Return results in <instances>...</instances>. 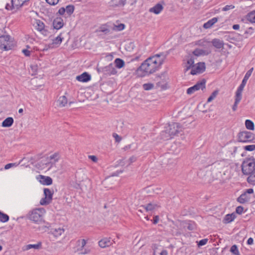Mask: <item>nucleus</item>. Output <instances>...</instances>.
<instances>
[{"label": "nucleus", "instance_id": "1", "mask_svg": "<svg viewBox=\"0 0 255 255\" xmlns=\"http://www.w3.org/2000/svg\"><path fill=\"white\" fill-rule=\"evenodd\" d=\"M182 128L179 124L172 123L169 124L168 127L165 128V129L161 132V138L164 140L170 139L173 136L182 131Z\"/></svg>", "mask_w": 255, "mask_h": 255}, {"label": "nucleus", "instance_id": "2", "mask_svg": "<svg viewBox=\"0 0 255 255\" xmlns=\"http://www.w3.org/2000/svg\"><path fill=\"white\" fill-rule=\"evenodd\" d=\"M242 172L244 175H249L255 171V158L253 156L246 158L241 165Z\"/></svg>", "mask_w": 255, "mask_h": 255}, {"label": "nucleus", "instance_id": "3", "mask_svg": "<svg viewBox=\"0 0 255 255\" xmlns=\"http://www.w3.org/2000/svg\"><path fill=\"white\" fill-rule=\"evenodd\" d=\"M167 52L166 53L162 52L157 54L148 58L146 60V62L152 63L154 64V66L156 67V69L158 70L163 64L167 57Z\"/></svg>", "mask_w": 255, "mask_h": 255}, {"label": "nucleus", "instance_id": "4", "mask_svg": "<svg viewBox=\"0 0 255 255\" xmlns=\"http://www.w3.org/2000/svg\"><path fill=\"white\" fill-rule=\"evenodd\" d=\"M157 70L156 67L154 66V64L151 62H146V60L141 64V65L137 69V72L142 71L143 73L140 76H144L155 72Z\"/></svg>", "mask_w": 255, "mask_h": 255}, {"label": "nucleus", "instance_id": "5", "mask_svg": "<svg viewBox=\"0 0 255 255\" xmlns=\"http://www.w3.org/2000/svg\"><path fill=\"white\" fill-rule=\"evenodd\" d=\"M45 213L43 208H37L30 212L29 218L30 220L35 223H40L42 221V217Z\"/></svg>", "mask_w": 255, "mask_h": 255}, {"label": "nucleus", "instance_id": "6", "mask_svg": "<svg viewBox=\"0 0 255 255\" xmlns=\"http://www.w3.org/2000/svg\"><path fill=\"white\" fill-rule=\"evenodd\" d=\"M238 139L239 142H249L255 139V134L248 131H242L239 132Z\"/></svg>", "mask_w": 255, "mask_h": 255}, {"label": "nucleus", "instance_id": "7", "mask_svg": "<svg viewBox=\"0 0 255 255\" xmlns=\"http://www.w3.org/2000/svg\"><path fill=\"white\" fill-rule=\"evenodd\" d=\"M206 80L205 79H202L201 81H198L193 86L189 88L187 90V94L191 95L194 93L195 91L201 90L203 91L206 88Z\"/></svg>", "mask_w": 255, "mask_h": 255}, {"label": "nucleus", "instance_id": "8", "mask_svg": "<svg viewBox=\"0 0 255 255\" xmlns=\"http://www.w3.org/2000/svg\"><path fill=\"white\" fill-rule=\"evenodd\" d=\"M33 25L44 36H47L49 34L48 27L46 26L43 22L40 19H36Z\"/></svg>", "mask_w": 255, "mask_h": 255}, {"label": "nucleus", "instance_id": "9", "mask_svg": "<svg viewBox=\"0 0 255 255\" xmlns=\"http://www.w3.org/2000/svg\"><path fill=\"white\" fill-rule=\"evenodd\" d=\"M44 194L45 197L41 199L40 204L41 205H48L51 202L52 200L53 192L48 188H44Z\"/></svg>", "mask_w": 255, "mask_h": 255}, {"label": "nucleus", "instance_id": "10", "mask_svg": "<svg viewBox=\"0 0 255 255\" xmlns=\"http://www.w3.org/2000/svg\"><path fill=\"white\" fill-rule=\"evenodd\" d=\"M74 9V6L72 4H69L67 5L65 8L64 7L60 8L58 13L61 15L65 14V16H70L73 13Z\"/></svg>", "mask_w": 255, "mask_h": 255}, {"label": "nucleus", "instance_id": "11", "mask_svg": "<svg viewBox=\"0 0 255 255\" xmlns=\"http://www.w3.org/2000/svg\"><path fill=\"white\" fill-rule=\"evenodd\" d=\"M10 36L8 35H2L0 36V48L7 51L10 49L9 46H7V42L9 41Z\"/></svg>", "mask_w": 255, "mask_h": 255}, {"label": "nucleus", "instance_id": "12", "mask_svg": "<svg viewBox=\"0 0 255 255\" xmlns=\"http://www.w3.org/2000/svg\"><path fill=\"white\" fill-rule=\"evenodd\" d=\"M254 68H252L251 69H250L249 71H247V72L246 73L245 76L244 77V79H243L242 81V83L238 87L237 92L242 94V91L247 83V82L248 80L249 79V77L251 76L252 72L253 71Z\"/></svg>", "mask_w": 255, "mask_h": 255}, {"label": "nucleus", "instance_id": "13", "mask_svg": "<svg viewBox=\"0 0 255 255\" xmlns=\"http://www.w3.org/2000/svg\"><path fill=\"white\" fill-rule=\"evenodd\" d=\"M117 73V71L112 63L104 67V75L106 76L116 75Z\"/></svg>", "mask_w": 255, "mask_h": 255}, {"label": "nucleus", "instance_id": "14", "mask_svg": "<svg viewBox=\"0 0 255 255\" xmlns=\"http://www.w3.org/2000/svg\"><path fill=\"white\" fill-rule=\"evenodd\" d=\"M206 66L204 62H199L197 66L195 68H192L190 74L191 75H196L197 73H202L205 71Z\"/></svg>", "mask_w": 255, "mask_h": 255}, {"label": "nucleus", "instance_id": "15", "mask_svg": "<svg viewBox=\"0 0 255 255\" xmlns=\"http://www.w3.org/2000/svg\"><path fill=\"white\" fill-rule=\"evenodd\" d=\"M251 198V196L244 192L237 198V201L240 204H244L250 202Z\"/></svg>", "mask_w": 255, "mask_h": 255}, {"label": "nucleus", "instance_id": "16", "mask_svg": "<svg viewBox=\"0 0 255 255\" xmlns=\"http://www.w3.org/2000/svg\"><path fill=\"white\" fill-rule=\"evenodd\" d=\"M115 243L114 240H111V238H105L99 242V245L101 248H105L110 247Z\"/></svg>", "mask_w": 255, "mask_h": 255}, {"label": "nucleus", "instance_id": "17", "mask_svg": "<svg viewBox=\"0 0 255 255\" xmlns=\"http://www.w3.org/2000/svg\"><path fill=\"white\" fill-rule=\"evenodd\" d=\"M91 79V75L86 72L76 77V80L82 82H87L90 81Z\"/></svg>", "mask_w": 255, "mask_h": 255}, {"label": "nucleus", "instance_id": "18", "mask_svg": "<svg viewBox=\"0 0 255 255\" xmlns=\"http://www.w3.org/2000/svg\"><path fill=\"white\" fill-rule=\"evenodd\" d=\"M39 182L43 185H50L52 183V179L50 177L39 175Z\"/></svg>", "mask_w": 255, "mask_h": 255}, {"label": "nucleus", "instance_id": "19", "mask_svg": "<svg viewBox=\"0 0 255 255\" xmlns=\"http://www.w3.org/2000/svg\"><path fill=\"white\" fill-rule=\"evenodd\" d=\"M63 19L60 17H56L53 21V26L54 28L57 30L63 27Z\"/></svg>", "mask_w": 255, "mask_h": 255}, {"label": "nucleus", "instance_id": "20", "mask_svg": "<svg viewBox=\"0 0 255 255\" xmlns=\"http://www.w3.org/2000/svg\"><path fill=\"white\" fill-rule=\"evenodd\" d=\"M61 34L53 40L52 43L48 44L49 48L57 47L61 43L63 38L61 37Z\"/></svg>", "mask_w": 255, "mask_h": 255}, {"label": "nucleus", "instance_id": "21", "mask_svg": "<svg viewBox=\"0 0 255 255\" xmlns=\"http://www.w3.org/2000/svg\"><path fill=\"white\" fill-rule=\"evenodd\" d=\"M126 0H110L108 2L110 6L116 7L124 6L126 3Z\"/></svg>", "mask_w": 255, "mask_h": 255}, {"label": "nucleus", "instance_id": "22", "mask_svg": "<svg viewBox=\"0 0 255 255\" xmlns=\"http://www.w3.org/2000/svg\"><path fill=\"white\" fill-rule=\"evenodd\" d=\"M163 9V6L160 3H158L155 4L153 7L150 8L149 12H153L156 14H159Z\"/></svg>", "mask_w": 255, "mask_h": 255}, {"label": "nucleus", "instance_id": "23", "mask_svg": "<svg viewBox=\"0 0 255 255\" xmlns=\"http://www.w3.org/2000/svg\"><path fill=\"white\" fill-rule=\"evenodd\" d=\"M211 43L212 45L217 49L223 48L224 45L223 41L218 38L213 39Z\"/></svg>", "mask_w": 255, "mask_h": 255}, {"label": "nucleus", "instance_id": "24", "mask_svg": "<svg viewBox=\"0 0 255 255\" xmlns=\"http://www.w3.org/2000/svg\"><path fill=\"white\" fill-rule=\"evenodd\" d=\"M218 17L212 18L204 24L203 27L205 29H208L210 28L212 25H213L216 22L218 21Z\"/></svg>", "mask_w": 255, "mask_h": 255}, {"label": "nucleus", "instance_id": "25", "mask_svg": "<svg viewBox=\"0 0 255 255\" xmlns=\"http://www.w3.org/2000/svg\"><path fill=\"white\" fill-rule=\"evenodd\" d=\"M13 122L12 118L8 117L2 122L1 126L2 127L9 128L12 125Z\"/></svg>", "mask_w": 255, "mask_h": 255}, {"label": "nucleus", "instance_id": "26", "mask_svg": "<svg viewBox=\"0 0 255 255\" xmlns=\"http://www.w3.org/2000/svg\"><path fill=\"white\" fill-rule=\"evenodd\" d=\"M242 99V94L236 92L235 101L233 106L232 109L234 111H236L237 105Z\"/></svg>", "mask_w": 255, "mask_h": 255}, {"label": "nucleus", "instance_id": "27", "mask_svg": "<svg viewBox=\"0 0 255 255\" xmlns=\"http://www.w3.org/2000/svg\"><path fill=\"white\" fill-rule=\"evenodd\" d=\"M42 244L41 242H38L37 244L32 245V244H29L26 246H25L23 247V250L24 251H27L28 250H30L32 248H33L34 249L38 250L41 248Z\"/></svg>", "mask_w": 255, "mask_h": 255}, {"label": "nucleus", "instance_id": "28", "mask_svg": "<svg viewBox=\"0 0 255 255\" xmlns=\"http://www.w3.org/2000/svg\"><path fill=\"white\" fill-rule=\"evenodd\" d=\"M236 218L235 213L226 215L224 219L225 223H229L232 222Z\"/></svg>", "mask_w": 255, "mask_h": 255}, {"label": "nucleus", "instance_id": "29", "mask_svg": "<svg viewBox=\"0 0 255 255\" xmlns=\"http://www.w3.org/2000/svg\"><path fill=\"white\" fill-rule=\"evenodd\" d=\"M185 224L184 227L186 228L189 231H193L196 228V224L193 221H188L185 222Z\"/></svg>", "mask_w": 255, "mask_h": 255}, {"label": "nucleus", "instance_id": "30", "mask_svg": "<svg viewBox=\"0 0 255 255\" xmlns=\"http://www.w3.org/2000/svg\"><path fill=\"white\" fill-rule=\"evenodd\" d=\"M64 232V230L63 228H55V229H51L50 232L53 234L55 237H57L60 236Z\"/></svg>", "mask_w": 255, "mask_h": 255}, {"label": "nucleus", "instance_id": "31", "mask_svg": "<svg viewBox=\"0 0 255 255\" xmlns=\"http://www.w3.org/2000/svg\"><path fill=\"white\" fill-rule=\"evenodd\" d=\"M114 63L115 64L116 67L118 69L123 68L125 65V61L123 59L119 58H117L115 60Z\"/></svg>", "mask_w": 255, "mask_h": 255}, {"label": "nucleus", "instance_id": "32", "mask_svg": "<svg viewBox=\"0 0 255 255\" xmlns=\"http://www.w3.org/2000/svg\"><path fill=\"white\" fill-rule=\"evenodd\" d=\"M248 175L249 176L247 179V182L252 185H255V171Z\"/></svg>", "mask_w": 255, "mask_h": 255}, {"label": "nucleus", "instance_id": "33", "mask_svg": "<svg viewBox=\"0 0 255 255\" xmlns=\"http://www.w3.org/2000/svg\"><path fill=\"white\" fill-rule=\"evenodd\" d=\"M57 102L60 107H63L67 104L68 101L66 96H63L59 97Z\"/></svg>", "mask_w": 255, "mask_h": 255}, {"label": "nucleus", "instance_id": "34", "mask_svg": "<svg viewBox=\"0 0 255 255\" xmlns=\"http://www.w3.org/2000/svg\"><path fill=\"white\" fill-rule=\"evenodd\" d=\"M247 19L252 23H255V10L248 13L246 15Z\"/></svg>", "mask_w": 255, "mask_h": 255}, {"label": "nucleus", "instance_id": "35", "mask_svg": "<svg viewBox=\"0 0 255 255\" xmlns=\"http://www.w3.org/2000/svg\"><path fill=\"white\" fill-rule=\"evenodd\" d=\"M246 128L249 130H253L255 129V125L253 121L250 120H246L245 121Z\"/></svg>", "mask_w": 255, "mask_h": 255}, {"label": "nucleus", "instance_id": "36", "mask_svg": "<svg viewBox=\"0 0 255 255\" xmlns=\"http://www.w3.org/2000/svg\"><path fill=\"white\" fill-rule=\"evenodd\" d=\"M97 31L102 32L105 34H107L110 32V30L108 28V26L106 24H104L101 26L99 29L97 30Z\"/></svg>", "mask_w": 255, "mask_h": 255}, {"label": "nucleus", "instance_id": "37", "mask_svg": "<svg viewBox=\"0 0 255 255\" xmlns=\"http://www.w3.org/2000/svg\"><path fill=\"white\" fill-rule=\"evenodd\" d=\"M141 207L145 209L147 211H148L154 210L157 207V205L150 203L147 205H142Z\"/></svg>", "mask_w": 255, "mask_h": 255}, {"label": "nucleus", "instance_id": "38", "mask_svg": "<svg viewBox=\"0 0 255 255\" xmlns=\"http://www.w3.org/2000/svg\"><path fill=\"white\" fill-rule=\"evenodd\" d=\"M78 246L80 247L78 249V251H82L86 244V241L85 239L78 240L77 242Z\"/></svg>", "mask_w": 255, "mask_h": 255}, {"label": "nucleus", "instance_id": "39", "mask_svg": "<svg viewBox=\"0 0 255 255\" xmlns=\"http://www.w3.org/2000/svg\"><path fill=\"white\" fill-rule=\"evenodd\" d=\"M194 59L193 57H191L189 59L187 60V66L186 68V71L188 70L191 68L194 67Z\"/></svg>", "mask_w": 255, "mask_h": 255}, {"label": "nucleus", "instance_id": "40", "mask_svg": "<svg viewBox=\"0 0 255 255\" xmlns=\"http://www.w3.org/2000/svg\"><path fill=\"white\" fill-rule=\"evenodd\" d=\"M9 220V216L0 211V221L1 222L5 223Z\"/></svg>", "mask_w": 255, "mask_h": 255}, {"label": "nucleus", "instance_id": "41", "mask_svg": "<svg viewBox=\"0 0 255 255\" xmlns=\"http://www.w3.org/2000/svg\"><path fill=\"white\" fill-rule=\"evenodd\" d=\"M60 155L59 152H55L53 154L50 155L49 158L50 160H54V162H57L60 159Z\"/></svg>", "mask_w": 255, "mask_h": 255}, {"label": "nucleus", "instance_id": "42", "mask_svg": "<svg viewBox=\"0 0 255 255\" xmlns=\"http://www.w3.org/2000/svg\"><path fill=\"white\" fill-rule=\"evenodd\" d=\"M219 93V91L218 90L214 91L210 95V96L207 99V103H210L212 102L217 96Z\"/></svg>", "mask_w": 255, "mask_h": 255}, {"label": "nucleus", "instance_id": "43", "mask_svg": "<svg viewBox=\"0 0 255 255\" xmlns=\"http://www.w3.org/2000/svg\"><path fill=\"white\" fill-rule=\"evenodd\" d=\"M204 53V51L203 50L200 49L198 48H196L193 52V54L196 56H199L200 55H201Z\"/></svg>", "mask_w": 255, "mask_h": 255}, {"label": "nucleus", "instance_id": "44", "mask_svg": "<svg viewBox=\"0 0 255 255\" xmlns=\"http://www.w3.org/2000/svg\"><path fill=\"white\" fill-rule=\"evenodd\" d=\"M125 28V25L123 23H120L117 25H115L114 29L116 31H121Z\"/></svg>", "mask_w": 255, "mask_h": 255}, {"label": "nucleus", "instance_id": "45", "mask_svg": "<svg viewBox=\"0 0 255 255\" xmlns=\"http://www.w3.org/2000/svg\"><path fill=\"white\" fill-rule=\"evenodd\" d=\"M230 252L235 255L238 254L239 251L237 246L235 245L232 246L230 249Z\"/></svg>", "mask_w": 255, "mask_h": 255}, {"label": "nucleus", "instance_id": "46", "mask_svg": "<svg viewBox=\"0 0 255 255\" xmlns=\"http://www.w3.org/2000/svg\"><path fill=\"white\" fill-rule=\"evenodd\" d=\"M153 88V85L151 83H146L143 85V88L145 90H150Z\"/></svg>", "mask_w": 255, "mask_h": 255}, {"label": "nucleus", "instance_id": "47", "mask_svg": "<svg viewBox=\"0 0 255 255\" xmlns=\"http://www.w3.org/2000/svg\"><path fill=\"white\" fill-rule=\"evenodd\" d=\"M19 163H8V164H7L5 165L4 166V169L5 170H7V169H8L11 167H16L17 166V165H18Z\"/></svg>", "mask_w": 255, "mask_h": 255}, {"label": "nucleus", "instance_id": "48", "mask_svg": "<svg viewBox=\"0 0 255 255\" xmlns=\"http://www.w3.org/2000/svg\"><path fill=\"white\" fill-rule=\"evenodd\" d=\"M244 212V207L242 206H238L236 209V213L241 215Z\"/></svg>", "mask_w": 255, "mask_h": 255}, {"label": "nucleus", "instance_id": "49", "mask_svg": "<svg viewBox=\"0 0 255 255\" xmlns=\"http://www.w3.org/2000/svg\"><path fill=\"white\" fill-rule=\"evenodd\" d=\"M244 149L247 151H253L255 150V144L246 145L244 147Z\"/></svg>", "mask_w": 255, "mask_h": 255}, {"label": "nucleus", "instance_id": "50", "mask_svg": "<svg viewBox=\"0 0 255 255\" xmlns=\"http://www.w3.org/2000/svg\"><path fill=\"white\" fill-rule=\"evenodd\" d=\"M113 136L115 138L117 142H120L122 140V137L116 133H113Z\"/></svg>", "mask_w": 255, "mask_h": 255}, {"label": "nucleus", "instance_id": "51", "mask_svg": "<svg viewBox=\"0 0 255 255\" xmlns=\"http://www.w3.org/2000/svg\"><path fill=\"white\" fill-rule=\"evenodd\" d=\"M49 4L51 5H54L56 4L58 1L59 0H45Z\"/></svg>", "mask_w": 255, "mask_h": 255}, {"label": "nucleus", "instance_id": "52", "mask_svg": "<svg viewBox=\"0 0 255 255\" xmlns=\"http://www.w3.org/2000/svg\"><path fill=\"white\" fill-rule=\"evenodd\" d=\"M207 242H208V239H202L198 242V245L199 246H204L207 244Z\"/></svg>", "mask_w": 255, "mask_h": 255}, {"label": "nucleus", "instance_id": "53", "mask_svg": "<svg viewBox=\"0 0 255 255\" xmlns=\"http://www.w3.org/2000/svg\"><path fill=\"white\" fill-rule=\"evenodd\" d=\"M234 7L235 6L233 5H227L223 8L222 10L227 11L231 9H233Z\"/></svg>", "mask_w": 255, "mask_h": 255}, {"label": "nucleus", "instance_id": "54", "mask_svg": "<svg viewBox=\"0 0 255 255\" xmlns=\"http://www.w3.org/2000/svg\"><path fill=\"white\" fill-rule=\"evenodd\" d=\"M136 160V157L134 156H131L129 159V163L128 165L130 164L131 163L135 162Z\"/></svg>", "mask_w": 255, "mask_h": 255}, {"label": "nucleus", "instance_id": "55", "mask_svg": "<svg viewBox=\"0 0 255 255\" xmlns=\"http://www.w3.org/2000/svg\"><path fill=\"white\" fill-rule=\"evenodd\" d=\"M88 157L94 162H96L98 161L97 157L95 155H89Z\"/></svg>", "mask_w": 255, "mask_h": 255}, {"label": "nucleus", "instance_id": "56", "mask_svg": "<svg viewBox=\"0 0 255 255\" xmlns=\"http://www.w3.org/2000/svg\"><path fill=\"white\" fill-rule=\"evenodd\" d=\"M22 53L26 56H29L30 55V51L27 50V49H23L22 50Z\"/></svg>", "mask_w": 255, "mask_h": 255}, {"label": "nucleus", "instance_id": "57", "mask_svg": "<svg viewBox=\"0 0 255 255\" xmlns=\"http://www.w3.org/2000/svg\"><path fill=\"white\" fill-rule=\"evenodd\" d=\"M97 70L98 73H101L104 75V67H97Z\"/></svg>", "mask_w": 255, "mask_h": 255}, {"label": "nucleus", "instance_id": "58", "mask_svg": "<svg viewBox=\"0 0 255 255\" xmlns=\"http://www.w3.org/2000/svg\"><path fill=\"white\" fill-rule=\"evenodd\" d=\"M159 221V217L158 216H155L153 217V224H156L158 223Z\"/></svg>", "mask_w": 255, "mask_h": 255}, {"label": "nucleus", "instance_id": "59", "mask_svg": "<svg viewBox=\"0 0 255 255\" xmlns=\"http://www.w3.org/2000/svg\"><path fill=\"white\" fill-rule=\"evenodd\" d=\"M246 193L248 194L249 195L253 194L254 193V190L252 188H250L246 190L245 191Z\"/></svg>", "mask_w": 255, "mask_h": 255}, {"label": "nucleus", "instance_id": "60", "mask_svg": "<svg viewBox=\"0 0 255 255\" xmlns=\"http://www.w3.org/2000/svg\"><path fill=\"white\" fill-rule=\"evenodd\" d=\"M254 243V240L252 238H250L248 239L247 241V244L249 245H251L253 244Z\"/></svg>", "mask_w": 255, "mask_h": 255}, {"label": "nucleus", "instance_id": "61", "mask_svg": "<svg viewBox=\"0 0 255 255\" xmlns=\"http://www.w3.org/2000/svg\"><path fill=\"white\" fill-rule=\"evenodd\" d=\"M203 43H204V41L202 40H200L197 42L196 44L198 45L199 46H203L204 45Z\"/></svg>", "mask_w": 255, "mask_h": 255}, {"label": "nucleus", "instance_id": "62", "mask_svg": "<svg viewBox=\"0 0 255 255\" xmlns=\"http://www.w3.org/2000/svg\"><path fill=\"white\" fill-rule=\"evenodd\" d=\"M233 28L234 29V30H238L240 28V25L239 24H234L233 25Z\"/></svg>", "mask_w": 255, "mask_h": 255}, {"label": "nucleus", "instance_id": "63", "mask_svg": "<svg viewBox=\"0 0 255 255\" xmlns=\"http://www.w3.org/2000/svg\"><path fill=\"white\" fill-rule=\"evenodd\" d=\"M168 255V253H167V252L166 250H163L162 251V252L160 253V255Z\"/></svg>", "mask_w": 255, "mask_h": 255}, {"label": "nucleus", "instance_id": "64", "mask_svg": "<svg viewBox=\"0 0 255 255\" xmlns=\"http://www.w3.org/2000/svg\"><path fill=\"white\" fill-rule=\"evenodd\" d=\"M23 109H19V110H18V113H19V114H22V113H23Z\"/></svg>", "mask_w": 255, "mask_h": 255}]
</instances>
